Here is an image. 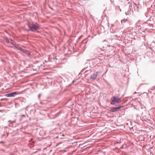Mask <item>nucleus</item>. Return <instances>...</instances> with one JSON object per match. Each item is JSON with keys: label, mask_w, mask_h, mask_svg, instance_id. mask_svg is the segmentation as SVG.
I'll use <instances>...</instances> for the list:
<instances>
[{"label": "nucleus", "mask_w": 155, "mask_h": 155, "mask_svg": "<svg viewBox=\"0 0 155 155\" xmlns=\"http://www.w3.org/2000/svg\"><path fill=\"white\" fill-rule=\"evenodd\" d=\"M121 102V99L118 97H113L112 98L111 104H114L115 103H120Z\"/></svg>", "instance_id": "nucleus-2"}, {"label": "nucleus", "mask_w": 155, "mask_h": 155, "mask_svg": "<svg viewBox=\"0 0 155 155\" xmlns=\"http://www.w3.org/2000/svg\"><path fill=\"white\" fill-rule=\"evenodd\" d=\"M15 48L17 49H18V50H20V49L21 48V47H20L18 45H16L15 46Z\"/></svg>", "instance_id": "nucleus-7"}, {"label": "nucleus", "mask_w": 155, "mask_h": 155, "mask_svg": "<svg viewBox=\"0 0 155 155\" xmlns=\"http://www.w3.org/2000/svg\"><path fill=\"white\" fill-rule=\"evenodd\" d=\"M29 29L28 30H31L32 31L38 30L40 28L38 24H32L31 26H29Z\"/></svg>", "instance_id": "nucleus-1"}, {"label": "nucleus", "mask_w": 155, "mask_h": 155, "mask_svg": "<svg viewBox=\"0 0 155 155\" xmlns=\"http://www.w3.org/2000/svg\"><path fill=\"white\" fill-rule=\"evenodd\" d=\"M97 74H93L91 76L90 79L91 80L95 79L97 76Z\"/></svg>", "instance_id": "nucleus-4"}, {"label": "nucleus", "mask_w": 155, "mask_h": 155, "mask_svg": "<svg viewBox=\"0 0 155 155\" xmlns=\"http://www.w3.org/2000/svg\"><path fill=\"white\" fill-rule=\"evenodd\" d=\"M17 94L15 92L11 93L5 95V96L7 97H10L14 96L15 94Z\"/></svg>", "instance_id": "nucleus-5"}, {"label": "nucleus", "mask_w": 155, "mask_h": 155, "mask_svg": "<svg viewBox=\"0 0 155 155\" xmlns=\"http://www.w3.org/2000/svg\"><path fill=\"white\" fill-rule=\"evenodd\" d=\"M122 107H123V106H120L117 107H114L111 108V111L112 112H114L117 111L118 110Z\"/></svg>", "instance_id": "nucleus-3"}, {"label": "nucleus", "mask_w": 155, "mask_h": 155, "mask_svg": "<svg viewBox=\"0 0 155 155\" xmlns=\"http://www.w3.org/2000/svg\"><path fill=\"white\" fill-rule=\"evenodd\" d=\"M25 49H23L22 48H21V49H20V50H20L21 51L23 52H24V51H25Z\"/></svg>", "instance_id": "nucleus-8"}, {"label": "nucleus", "mask_w": 155, "mask_h": 155, "mask_svg": "<svg viewBox=\"0 0 155 155\" xmlns=\"http://www.w3.org/2000/svg\"><path fill=\"white\" fill-rule=\"evenodd\" d=\"M24 52L28 56H29L30 55V53L28 51L25 50Z\"/></svg>", "instance_id": "nucleus-6"}]
</instances>
